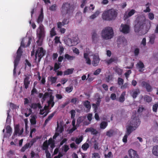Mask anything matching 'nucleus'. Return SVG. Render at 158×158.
Here are the masks:
<instances>
[{
    "label": "nucleus",
    "mask_w": 158,
    "mask_h": 158,
    "mask_svg": "<svg viewBox=\"0 0 158 158\" xmlns=\"http://www.w3.org/2000/svg\"><path fill=\"white\" fill-rule=\"evenodd\" d=\"M127 40L124 37L121 36L118 38L117 41L118 47H120L121 45L123 47L127 45Z\"/></svg>",
    "instance_id": "6e6552de"
},
{
    "label": "nucleus",
    "mask_w": 158,
    "mask_h": 158,
    "mask_svg": "<svg viewBox=\"0 0 158 158\" xmlns=\"http://www.w3.org/2000/svg\"><path fill=\"white\" fill-rule=\"evenodd\" d=\"M108 125V123L106 121L102 122L100 125V127L101 129H105Z\"/></svg>",
    "instance_id": "7c9ffc66"
},
{
    "label": "nucleus",
    "mask_w": 158,
    "mask_h": 158,
    "mask_svg": "<svg viewBox=\"0 0 158 158\" xmlns=\"http://www.w3.org/2000/svg\"><path fill=\"white\" fill-rule=\"evenodd\" d=\"M128 152L130 158H139V156L136 151L131 149L129 150Z\"/></svg>",
    "instance_id": "9b49d317"
},
{
    "label": "nucleus",
    "mask_w": 158,
    "mask_h": 158,
    "mask_svg": "<svg viewBox=\"0 0 158 158\" xmlns=\"http://www.w3.org/2000/svg\"><path fill=\"white\" fill-rule=\"evenodd\" d=\"M148 17L150 20H153L154 18V15L152 13H149L148 14Z\"/></svg>",
    "instance_id": "e2e57ef3"
},
{
    "label": "nucleus",
    "mask_w": 158,
    "mask_h": 158,
    "mask_svg": "<svg viewBox=\"0 0 158 158\" xmlns=\"http://www.w3.org/2000/svg\"><path fill=\"white\" fill-rule=\"evenodd\" d=\"M30 76L29 75H25V77L24 79L23 84L25 88L27 89L30 83Z\"/></svg>",
    "instance_id": "ddd939ff"
},
{
    "label": "nucleus",
    "mask_w": 158,
    "mask_h": 158,
    "mask_svg": "<svg viewBox=\"0 0 158 158\" xmlns=\"http://www.w3.org/2000/svg\"><path fill=\"white\" fill-rule=\"evenodd\" d=\"M45 152L46 153V158H51V154L49 153V151L48 150L45 151Z\"/></svg>",
    "instance_id": "774afa93"
},
{
    "label": "nucleus",
    "mask_w": 158,
    "mask_h": 158,
    "mask_svg": "<svg viewBox=\"0 0 158 158\" xmlns=\"http://www.w3.org/2000/svg\"><path fill=\"white\" fill-rule=\"evenodd\" d=\"M118 61V58L116 57H112L110 59L106 61V62L108 65L111 64L112 62L117 63Z\"/></svg>",
    "instance_id": "dca6fc26"
},
{
    "label": "nucleus",
    "mask_w": 158,
    "mask_h": 158,
    "mask_svg": "<svg viewBox=\"0 0 158 158\" xmlns=\"http://www.w3.org/2000/svg\"><path fill=\"white\" fill-rule=\"evenodd\" d=\"M131 73V70H128L127 72L125 73L124 75L127 78H128L129 76L130 75V74Z\"/></svg>",
    "instance_id": "69168bd1"
},
{
    "label": "nucleus",
    "mask_w": 158,
    "mask_h": 158,
    "mask_svg": "<svg viewBox=\"0 0 158 158\" xmlns=\"http://www.w3.org/2000/svg\"><path fill=\"white\" fill-rule=\"evenodd\" d=\"M6 133L9 134L10 135L12 132V128L11 127L9 126H8L6 127Z\"/></svg>",
    "instance_id": "c03bdc74"
},
{
    "label": "nucleus",
    "mask_w": 158,
    "mask_h": 158,
    "mask_svg": "<svg viewBox=\"0 0 158 158\" xmlns=\"http://www.w3.org/2000/svg\"><path fill=\"white\" fill-rule=\"evenodd\" d=\"M120 31L124 34L129 33L130 31V27L129 25L127 24H121L119 28Z\"/></svg>",
    "instance_id": "0eeeda50"
},
{
    "label": "nucleus",
    "mask_w": 158,
    "mask_h": 158,
    "mask_svg": "<svg viewBox=\"0 0 158 158\" xmlns=\"http://www.w3.org/2000/svg\"><path fill=\"white\" fill-rule=\"evenodd\" d=\"M45 51L44 50L42 47L39 48L36 51L35 54V60L36 61L38 56L39 58L38 59V62H39L41 58L44 55Z\"/></svg>",
    "instance_id": "423d86ee"
},
{
    "label": "nucleus",
    "mask_w": 158,
    "mask_h": 158,
    "mask_svg": "<svg viewBox=\"0 0 158 158\" xmlns=\"http://www.w3.org/2000/svg\"><path fill=\"white\" fill-rule=\"evenodd\" d=\"M63 24V25H65L68 24L69 23V19L64 18L63 19L62 22Z\"/></svg>",
    "instance_id": "de8ad7c7"
},
{
    "label": "nucleus",
    "mask_w": 158,
    "mask_h": 158,
    "mask_svg": "<svg viewBox=\"0 0 158 158\" xmlns=\"http://www.w3.org/2000/svg\"><path fill=\"white\" fill-rule=\"evenodd\" d=\"M44 18V15L43 12V10L42 9L41 10V13L39 16L37 20V22L38 23H42L43 21V19Z\"/></svg>",
    "instance_id": "5701e85b"
},
{
    "label": "nucleus",
    "mask_w": 158,
    "mask_h": 158,
    "mask_svg": "<svg viewBox=\"0 0 158 158\" xmlns=\"http://www.w3.org/2000/svg\"><path fill=\"white\" fill-rule=\"evenodd\" d=\"M144 100L146 102L150 103L152 101V98L151 97L146 95L144 96Z\"/></svg>",
    "instance_id": "e433bc0d"
},
{
    "label": "nucleus",
    "mask_w": 158,
    "mask_h": 158,
    "mask_svg": "<svg viewBox=\"0 0 158 158\" xmlns=\"http://www.w3.org/2000/svg\"><path fill=\"white\" fill-rule=\"evenodd\" d=\"M73 89V87L72 86L71 87H68L65 88V91L68 93H69L72 91Z\"/></svg>",
    "instance_id": "6e6d98bb"
},
{
    "label": "nucleus",
    "mask_w": 158,
    "mask_h": 158,
    "mask_svg": "<svg viewBox=\"0 0 158 158\" xmlns=\"http://www.w3.org/2000/svg\"><path fill=\"white\" fill-rule=\"evenodd\" d=\"M152 152L154 155L158 156V145L153 147Z\"/></svg>",
    "instance_id": "a878e982"
},
{
    "label": "nucleus",
    "mask_w": 158,
    "mask_h": 158,
    "mask_svg": "<svg viewBox=\"0 0 158 158\" xmlns=\"http://www.w3.org/2000/svg\"><path fill=\"white\" fill-rule=\"evenodd\" d=\"M50 35L52 37L56 35V31H55V28L54 27H53L52 29L50 31Z\"/></svg>",
    "instance_id": "a19ab883"
},
{
    "label": "nucleus",
    "mask_w": 158,
    "mask_h": 158,
    "mask_svg": "<svg viewBox=\"0 0 158 158\" xmlns=\"http://www.w3.org/2000/svg\"><path fill=\"white\" fill-rule=\"evenodd\" d=\"M118 83L119 85H123L124 83L123 79L121 78L118 77Z\"/></svg>",
    "instance_id": "8fccbe9b"
},
{
    "label": "nucleus",
    "mask_w": 158,
    "mask_h": 158,
    "mask_svg": "<svg viewBox=\"0 0 158 158\" xmlns=\"http://www.w3.org/2000/svg\"><path fill=\"white\" fill-rule=\"evenodd\" d=\"M59 126L58 124V122H57V127L56 129V130L58 131L59 132H60V133L62 132L63 131V128L62 127H60L59 128Z\"/></svg>",
    "instance_id": "4d7b16f0"
},
{
    "label": "nucleus",
    "mask_w": 158,
    "mask_h": 158,
    "mask_svg": "<svg viewBox=\"0 0 158 158\" xmlns=\"http://www.w3.org/2000/svg\"><path fill=\"white\" fill-rule=\"evenodd\" d=\"M137 67L139 69V71L142 72L144 70H142V69L144 68V65L143 63L141 61H139L137 64Z\"/></svg>",
    "instance_id": "412c9836"
},
{
    "label": "nucleus",
    "mask_w": 158,
    "mask_h": 158,
    "mask_svg": "<svg viewBox=\"0 0 158 158\" xmlns=\"http://www.w3.org/2000/svg\"><path fill=\"white\" fill-rule=\"evenodd\" d=\"M64 57L65 59H67L69 60H73L75 58V56H70L68 54H65Z\"/></svg>",
    "instance_id": "473e14b6"
},
{
    "label": "nucleus",
    "mask_w": 158,
    "mask_h": 158,
    "mask_svg": "<svg viewBox=\"0 0 158 158\" xmlns=\"http://www.w3.org/2000/svg\"><path fill=\"white\" fill-rule=\"evenodd\" d=\"M49 95V93L48 92H46L44 93V95H43V97L42 98V100L43 101H44L47 97Z\"/></svg>",
    "instance_id": "052dcab7"
},
{
    "label": "nucleus",
    "mask_w": 158,
    "mask_h": 158,
    "mask_svg": "<svg viewBox=\"0 0 158 158\" xmlns=\"http://www.w3.org/2000/svg\"><path fill=\"white\" fill-rule=\"evenodd\" d=\"M73 68L68 69L64 71V75H69L73 73L74 71Z\"/></svg>",
    "instance_id": "c85d7f7f"
},
{
    "label": "nucleus",
    "mask_w": 158,
    "mask_h": 158,
    "mask_svg": "<svg viewBox=\"0 0 158 158\" xmlns=\"http://www.w3.org/2000/svg\"><path fill=\"white\" fill-rule=\"evenodd\" d=\"M99 62V59L98 57L96 56H94L93 60L92 61V64L93 66H96L98 64Z\"/></svg>",
    "instance_id": "a211bd4d"
},
{
    "label": "nucleus",
    "mask_w": 158,
    "mask_h": 158,
    "mask_svg": "<svg viewBox=\"0 0 158 158\" xmlns=\"http://www.w3.org/2000/svg\"><path fill=\"white\" fill-rule=\"evenodd\" d=\"M115 71V72L119 75H121L122 74L123 70L119 68L116 67Z\"/></svg>",
    "instance_id": "ea45409f"
},
{
    "label": "nucleus",
    "mask_w": 158,
    "mask_h": 158,
    "mask_svg": "<svg viewBox=\"0 0 158 158\" xmlns=\"http://www.w3.org/2000/svg\"><path fill=\"white\" fill-rule=\"evenodd\" d=\"M155 40V36L153 35L151 36L150 38L149 42L152 44H153Z\"/></svg>",
    "instance_id": "0e129e2a"
},
{
    "label": "nucleus",
    "mask_w": 158,
    "mask_h": 158,
    "mask_svg": "<svg viewBox=\"0 0 158 158\" xmlns=\"http://www.w3.org/2000/svg\"><path fill=\"white\" fill-rule=\"evenodd\" d=\"M99 36L97 34L96 31L94 30L92 33V42L94 43H96L99 40Z\"/></svg>",
    "instance_id": "f8f14e48"
},
{
    "label": "nucleus",
    "mask_w": 158,
    "mask_h": 158,
    "mask_svg": "<svg viewBox=\"0 0 158 158\" xmlns=\"http://www.w3.org/2000/svg\"><path fill=\"white\" fill-rule=\"evenodd\" d=\"M19 128L18 126H17L16 127H15V131L14 132V135H17L18 134H19Z\"/></svg>",
    "instance_id": "a18cd8bd"
},
{
    "label": "nucleus",
    "mask_w": 158,
    "mask_h": 158,
    "mask_svg": "<svg viewBox=\"0 0 158 158\" xmlns=\"http://www.w3.org/2000/svg\"><path fill=\"white\" fill-rule=\"evenodd\" d=\"M57 79V77H51L50 78V80L52 84L55 83Z\"/></svg>",
    "instance_id": "603ef678"
},
{
    "label": "nucleus",
    "mask_w": 158,
    "mask_h": 158,
    "mask_svg": "<svg viewBox=\"0 0 158 158\" xmlns=\"http://www.w3.org/2000/svg\"><path fill=\"white\" fill-rule=\"evenodd\" d=\"M158 107V103H156L153 106L152 110L154 112H156L157 111V109Z\"/></svg>",
    "instance_id": "864d4df0"
},
{
    "label": "nucleus",
    "mask_w": 158,
    "mask_h": 158,
    "mask_svg": "<svg viewBox=\"0 0 158 158\" xmlns=\"http://www.w3.org/2000/svg\"><path fill=\"white\" fill-rule=\"evenodd\" d=\"M85 117L84 116H81L79 117L77 119L76 126L78 127L80 126V124L85 120Z\"/></svg>",
    "instance_id": "2eb2a0df"
},
{
    "label": "nucleus",
    "mask_w": 158,
    "mask_h": 158,
    "mask_svg": "<svg viewBox=\"0 0 158 158\" xmlns=\"http://www.w3.org/2000/svg\"><path fill=\"white\" fill-rule=\"evenodd\" d=\"M127 131L126 134L129 135L135 129L134 128V127L132 126H127L126 127Z\"/></svg>",
    "instance_id": "aec40b11"
},
{
    "label": "nucleus",
    "mask_w": 158,
    "mask_h": 158,
    "mask_svg": "<svg viewBox=\"0 0 158 158\" xmlns=\"http://www.w3.org/2000/svg\"><path fill=\"white\" fill-rule=\"evenodd\" d=\"M36 116L35 115H33L31 117L30 119V122L31 124L35 125L36 124Z\"/></svg>",
    "instance_id": "4c0bfd02"
},
{
    "label": "nucleus",
    "mask_w": 158,
    "mask_h": 158,
    "mask_svg": "<svg viewBox=\"0 0 158 158\" xmlns=\"http://www.w3.org/2000/svg\"><path fill=\"white\" fill-rule=\"evenodd\" d=\"M30 148L29 143H27L21 148V151L22 152H24L27 148Z\"/></svg>",
    "instance_id": "f704fd0d"
},
{
    "label": "nucleus",
    "mask_w": 158,
    "mask_h": 158,
    "mask_svg": "<svg viewBox=\"0 0 158 158\" xmlns=\"http://www.w3.org/2000/svg\"><path fill=\"white\" fill-rule=\"evenodd\" d=\"M135 10L134 9H132L129 12H128L127 15H126V14L125 13L124 17H125L126 18H127L133 15L135 13Z\"/></svg>",
    "instance_id": "c756f323"
},
{
    "label": "nucleus",
    "mask_w": 158,
    "mask_h": 158,
    "mask_svg": "<svg viewBox=\"0 0 158 158\" xmlns=\"http://www.w3.org/2000/svg\"><path fill=\"white\" fill-rule=\"evenodd\" d=\"M7 116L6 119V122L9 123H10L11 121V116H10L9 113H7Z\"/></svg>",
    "instance_id": "bf43d9fd"
},
{
    "label": "nucleus",
    "mask_w": 158,
    "mask_h": 158,
    "mask_svg": "<svg viewBox=\"0 0 158 158\" xmlns=\"http://www.w3.org/2000/svg\"><path fill=\"white\" fill-rule=\"evenodd\" d=\"M84 57L86 60V63L88 64H91V60L89 57L88 53H84Z\"/></svg>",
    "instance_id": "bb28decb"
},
{
    "label": "nucleus",
    "mask_w": 158,
    "mask_h": 158,
    "mask_svg": "<svg viewBox=\"0 0 158 158\" xmlns=\"http://www.w3.org/2000/svg\"><path fill=\"white\" fill-rule=\"evenodd\" d=\"M73 40L71 39H68L66 41V44L69 46H72L74 45V43H73Z\"/></svg>",
    "instance_id": "2f4dec72"
},
{
    "label": "nucleus",
    "mask_w": 158,
    "mask_h": 158,
    "mask_svg": "<svg viewBox=\"0 0 158 158\" xmlns=\"http://www.w3.org/2000/svg\"><path fill=\"white\" fill-rule=\"evenodd\" d=\"M19 63L14 62V69L13 70V74L15 75L16 73V69Z\"/></svg>",
    "instance_id": "09e8293b"
},
{
    "label": "nucleus",
    "mask_w": 158,
    "mask_h": 158,
    "mask_svg": "<svg viewBox=\"0 0 158 158\" xmlns=\"http://www.w3.org/2000/svg\"><path fill=\"white\" fill-rule=\"evenodd\" d=\"M99 12L98 11H96L94 14L90 17V19H94L99 15Z\"/></svg>",
    "instance_id": "58836bf2"
},
{
    "label": "nucleus",
    "mask_w": 158,
    "mask_h": 158,
    "mask_svg": "<svg viewBox=\"0 0 158 158\" xmlns=\"http://www.w3.org/2000/svg\"><path fill=\"white\" fill-rule=\"evenodd\" d=\"M85 131V132H91V134L93 135H96L98 133L96 129L92 127L87 128Z\"/></svg>",
    "instance_id": "4468645a"
},
{
    "label": "nucleus",
    "mask_w": 158,
    "mask_h": 158,
    "mask_svg": "<svg viewBox=\"0 0 158 158\" xmlns=\"http://www.w3.org/2000/svg\"><path fill=\"white\" fill-rule=\"evenodd\" d=\"M125 91L123 92L122 93L118 99V101L119 102L123 103L124 101L125 100Z\"/></svg>",
    "instance_id": "393cba45"
},
{
    "label": "nucleus",
    "mask_w": 158,
    "mask_h": 158,
    "mask_svg": "<svg viewBox=\"0 0 158 158\" xmlns=\"http://www.w3.org/2000/svg\"><path fill=\"white\" fill-rule=\"evenodd\" d=\"M23 52L22 49L21 48V47H20L17 51L16 52L17 55L14 60V62L19 63Z\"/></svg>",
    "instance_id": "1a4fd4ad"
},
{
    "label": "nucleus",
    "mask_w": 158,
    "mask_h": 158,
    "mask_svg": "<svg viewBox=\"0 0 158 158\" xmlns=\"http://www.w3.org/2000/svg\"><path fill=\"white\" fill-rule=\"evenodd\" d=\"M56 5L55 4H54L51 6L49 8V9L51 11H54L56 10Z\"/></svg>",
    "instance_id": "49530a36"
},
{
    "label": "nucleus",
    "mask_w": 158,
    "mask_h": 158,
    "mask_svg": "<svg viewBox=\"0 0 158 158\" xmlns=\"http://www.w3.org/2000/svg\"><path fill=\"white\" fill-rule=\"evenodd\" d=\"M141 85L142 87H145L148 92H151L153 90L152 86L148 82L143 81L141 83Z\"/></svg>",
    "instance_id": "9d476101"
},
{
    "label": "nucleus",
    "mask_w": 158,
    "mask_h": 158,
    "mask_svg": "<svg viewBox=\"0 0 158 158\" xmlns=\"http://www.w3.org/2000/svg\"><path fill=\"white\" fill-rule=\"evenodd\" d=\"M110 98L112 100H115L116 99V95L115 94L112 93L111 94Z\"/></svg>",
    "instance_id": "680f3d73"
},
{
    "label": "nucleus",
    "mask_w": 158,
    "mask_h": 158,
    "mask_svg": "<svg viewBox=\"0 0 158 158\" xmlns=\"http://www.w3.org/2000/svg\"><path fill=\"white\" fill-rule=\"evenodd\" d=\"M89 145L87 143H85L82 146V149L84 151L86 150L89 148Z\"/></svg>",
    "instance_id": "79ce46f5"
},
{
    "label": "nucleus",
    "mask_w": 158,
    "mask_h": 158,
    "mask_svg": "<svg viewBox=\"0 0 158 158\" xmlns=\"http://www.w3.org/2000/svg\"><path fill=\"white\" fill-rule=\"evenodd\" d=\"M101 72V69H98L94 73V74L97 75L99 74Z\"/></svg>",
    "instance_id": "338daca9"
},
{
    "label": "nucleus",
    "mask_w": 158,
    "mask_h": 158,
    "mask_svg": "<svg viewBox=\"0 0 158 158\" xmlns=\"http://www.w3.org/2000/svg\"><path fill=\"white\" fill-rule=\"evenodd\" d=\"M117 15L116 11L113 9H111L104 12L102 15V18L104 20L110 21L115 19Z\"/></svg>",
    "instance_id": "7ed1b4c3"
},
{
    "label": "nucleus",
    "mask_w": 158,
    "mask_h": 158,
    "mask_svg": "<svg viewBox=\"0 0 158 158\" xmlns=\"http://www.w3.org/2000/svg\"><path fill=\"white\" fill-rule=\"evenodd\" d=\"M54 97L52 94L50 95L49 100L48 101L47 103L49 106L51 105V107H52L54 105L55 102L54 101Z\"/></svg>",
    "instance_id": "f3484780"
},
{
    "label": "nucleus",
    "mask_w": 158,
    "mask_h": 158,
    "mask_svg": "<svg viewBox=\"0 0 158 158\" xmlns=\"http://www.w3.org/2000/svg\"><path fill=\"white\" fill-rule=\"evenodd\" d=\"M134 30L135 32H139L140 31H144L146 33L149 29V27L148 25L146 24L145 19L141 17H137L135 22Z\"/></svg>",
    "instance_id": "f257e3e1"
},
{
    "label": "nucleus",
    "mask_w": 158,
    "mask_h": 158,
    "mask_svg": "<svg viewBox=\"0 0 158 158\" xmlns=\"http://www.w3.org/2000/svg\"><path fill=\"white\" fill-rule=\"evenodd\" d=\"M56 113V111H55L53 113H52L48 116V118L47 119H46L45 121V122L44 123V125H46L48 123V122L52 118V117Z\"/></svg>",
    "instance_id": "4be33fe9"
},
{
    "label": "nucleus",
    "mask_w": 158,
    "mask_h": 158,
    "mask_svg": "<svg viewBox=\"0 0 158 158\" xmlns=\"http://www.w3.org/2000/svg\"><path fill=\"white\" fill-rule=\"evenodd\" d=\"M71 115V118H74L75 116L76 112L74 110H72L70 111Z\"/></svg>",
    "instance_id": "3c124183"
},
{
    "label": "nucleus",
    "mask_w": 158,
    "mask_h": 158,
    "mask_svg": "<svg viewBox=\"0 0 158 158\" xmlns=\"http://www.w3.org/2000/svg\"><path fill=\"white\" fill-rule=\"evenodd\" d=\"M83 105L87 109V112H89L91 107L90 102L88 100H86L84 102Z\"/></svg>",
    "instance_id": "6ab92c4d"
},
{
    "label": "nucleus",
    "mask_w": 158,
    "mask_h": 158,
    "mask_svg": "<svg viewBox=\"0 0 158 158\" xmlns=\"http://www.w3.org/2000/svg\"><path fill=\"white\" fill-rule=\"evenodd\" d=\"M38 30L39 31V32L37 33V35L39 40L37 41L36 42L38 44L39 40L43 39L45 36V31L44 25L42 24H40Z\"/></svg>",
    "instance_id": "39448f33"
},
{
    "label": "nucleus",
    "mask_w": 158,
    "mask_h": 158,
    "mask_svg": "<svg viewBox=\"0 0 158 158\" xmlns=\"http://www.w3.org/2000/svg\"><path fill=\"white\" fill-rule=\"evenodd\" d=\"M140 93L139 89H137L135 90L132 91L131 95L132 96L133 98H135Z\"/></svg>",
    "instance_id": "b1692460"
},
{
    "label": "nucleus",
    "mask_w": 158,
    "mask_h": 158,
    "mask_svg": "<svg viewBox=\"0 0 158 158\" xmlns=\"http://www.w3.org/2000/svg\"><path fill=\"white\" fill-rule=\"evenodd\" d=\"M83 136H81L79 138H77L75 140V142L76 144H79L81 143L83 140Z\"/></svg>",
    "instance_id": "37998d69"
},
{
    "label": "nucleus",
    "mask_w": 158,
    "mask_h": 158,
    "mask_svg": "<svg viewBox=\"0 0 158 158\" xmlns=\"http://www.w3.org/2000/svg\"><path fill=\"white\" fill-rule=\"evenodd\" d=\"M60 63H58V64L55 63V64L54 66V71H56V70L59 69L60 68Z\"/></svg>",
    "instance_id": "5fc2aeb1"
},
{
    "label": "nucleus",
    "mask_w": 158,
    "mask_h": 158,
    "mask_svg": "<svg viewBox=\"0 0 158 158\" xmlns=\"http://www.w3.org/2000/svg\"><path fill=\"white\" fill-rule=\"evenodd\" d=\"M92 157L94 158H100L99 154L97 152H94L93 153Z\"/></svg>",
    "instance_id": "13d9d810"
},
{
    "label": "nucleus",
    "mask_w": 158,
    "mask_h": 158,
    "mask_svg": "<svg viewBox=\"0 0 158 158\" xmlns=\"http://www.w3.org/2000/svg\"><path fill=\"white\" fill-rule=\"evenodd\" d=\"M40 138L38 137H37L36 138H33L32 139L31 141L28 143L30 145V147L31 148V147L33 145V144L36 142L37 141V140L38 139H40Z\"/></svg>",
    "instance_id": "72a5a7b5"
},
{
    "label": "nucleus",
    "mask_w": 158,
    "mask_h": 158,
    "mask_svg": "<svg viewBox=\"0 0 158 158\" xmlns=\"http://www.w3.org/2000/svg\"><path fill=\"white\" fill-rule=\"evenodd\" d=\"M74 10V6L68 2L64 3L60 8V12L62 16L67 15L69 16H72Z\"/></svg>",
    "instance_id": "f03ea898"
},
{
    "label": "nucleus",
    "mask_w": 158,
    "mask_h": 158,
    "mask_svg": "<svg viewBox=\"0 0 158 158\" xmlns=\"http://www.w3.org/2000/svg\"><path fill=\"white\" fill-rule=\"evenodd\" d=\"M114 131L113 130L110 129L106 132V135L109 137L112 136L114 133Z\"/></svg>",
    "instance_id": "c9c22d12"
},
{
    "label": "nucleus",
    "mask_w": 158,
    "mask_h": 158,
    "mask_svg": "<svg viewBox=\"0 0 158 158\" xmlns=\"http://www.w3.org/2000/svg\"><path fill=\"white\" fill-rule=\"evenodd\" d=\"M49 145V144L48 143V140H46L43 143L42 146V149L44 150H48Z\"/></svg>",
    "instance_id": "cd10ccee"
},
{
    "label": "nucleus",
    "mask_w": 158,
    "mask_h": 158,
    "mask_svg": "<svg viewBox=\"0 0 158 158\" xmlns=\"http://www.w3.org/2000/svg\"><path fill=\"white\" fill-rule=\"evenodd\" d=\"M101 34L102 38L105 40L111 39L114 35L113 30L110 27H106L103 29Z\"/></svg>",
    "instance_id": "20e7f679"
}]
</instances>
